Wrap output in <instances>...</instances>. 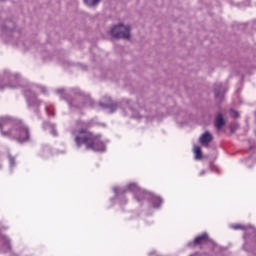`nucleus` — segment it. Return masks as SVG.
<instances>
[{
	"instance_id": "obj_1",
	"label": "nucleus",
	"mask_w": 256,
	"mask_h": 256,
	"mask_svg": "<svg viewBox=\"0 0 256 256\" xmlns=\"http://www.w3.org/2000/svg\"><path fill=\"white\" fill-rule=\"evenodd\" d=\"M13 126V120L10 118H1L0 119V130L2 134L6 137H10L17 143H27V141H31V132L29 131V127L25 125L23 122L16 123L13 129L7 131L9 127Z\"/></svg>"
},
{
	"instance_id": "obj_2",
	"label": "nucleus",
	"mask_w": 256,
	"mask_h": 256,
	"mask_svg": "<svg viewBox=\"0 0 256 256\" xmlns=\"http://www.w3.org/2000/svg\"><path fill=\"white\" fill-rule=\"evenodd\" d=\"M74 141L77 147L86 145V149H91L92 151H105V142L101 139V135L94 134L87 129H80L75 132Z\"/></svg>"
},
{
	"instance_id": "obj_3",
	"label": "nucleus",
	"mask_w": 256,
	"mask_h": 256,
	"mask_svg": "<svg viewBox=\"0 0 256 256\" xmlns=\"http://www.w3.org/2000/svg\"><path fill=\"white\" fill-rule=\"evenodd\" d=\"M110 35L115 39H129L131 37V27L124 26L123 24L114 26L110 30Z\"/></svg>"
},
{
	"instance_id": "obj_4",
	"label": "nucleus",
	"mask_w": 256,
	"mask_h": 256,
	"mask_svg": "<svg viewBox=\"0 0 256 256\" xmlns=\"http://www.w3.org/2000/svg\"><path fill=\"white\" fill-rule=\"evenodd\" d=\"M214 125L218 130L223 129L225 125V118H223V114L219 113L217 115Z\"/></svg>"
},
{
	"instance_id": "obj_5",
	"label": "nucleus",
	"mask_w": 256,
	"mask_h": 256,
	"mask_svg": "<svg viewBox=\"0 0 256 256\" xmlns=\"http://www.w3.org/2000/svg\"><path fill=\"white\" fill-rule=\"evenodd\" d=\"M209 241V236L204 233L200 236H197L195 239H194V245H203L204 243H207Z\"/></svg>"
},
{
	"instance_id": "obj_6",
	"label": "nucleus",
	"mask_w": 256,
	"mask_h": 256,
	"mask_svg": "<svg viewBox=\"0 0 256 256\" xmlns=\"http://www.w3.org/2000/svg\"><path fill=\"white\" fill-rule=\"evenodd\" d=\"M211 141H213V136L209 132H205L200 137V143L202 145H207L208 143H211Z\"/></svg>"
},
{
	"instance_id": "obj_7",
	"label": "nucleus",
	"mask_w": 256,
	"mask_h": 256,
	"mask_svg": "<svg viewBox=\"0 0 256 256\" xmlns=\"http://www.w3.org/2000/svg\"><path fill=\"white\" fill-rule=\"evenodd\" d=\"M194 155L196 159H203V152L201 151V147L194 146Z\"/></svg>"
},
{
	"instance_id": "obj_8",
	"label": "nucleus",
	"mask_w": 256,
	"mask_h": 256,
	"mask_svg": "<svg viewBox=\"0 0 256 256\" xmlns=\"http://www.w3.org/2000/svg\"><path fill=\"white\" fill-rule=\"evenodd\" d=\"M99 1L101 0H84V3H86V5H88L89 7H95V5L99 3Z\"/></svg>"
},
{
	"instance_id": "obj_9",
	"label": "nucleus",
	"mask_w": 256,
	"mask_h": 256,
	"mask_svg": "<svg viewBox=\"0 0 256 256\" xmlns=\"http://www.w3.org/2000/svg\"><path fill=\"white\" fill-rule=\"evenodd\" d=\"M136 199H137V201H143L145 199V192L138 191L136 193Z\"/></svg>"
},
{
	"instance_id": "obj_10",
	"label": "nucleus",
	"mask_w": 256,
	"mask_h": 256,
	"mask_svg": "<svg viewBox=\"0 0 256 256\" xmlns=\"http://www.w3.org/2000/svg\"><path fill=\"white\" fill-rule=\"evenodd\" d=\"M230 116L233 117L234 119H237V117H239V112H237L235 110H231Z\"/></svg>"
},
{
	"instance_id": "obj_11",
	"label": "nucleus",
	"mask_w": 256,
	"mask_h": 256,
	"mask_svg": "<svg viewBox=\"0 0 256 256\" xmlns=\"http://www.w3.org/2000/svg\"><path fill=\"white\" fill-rule=\"evenodd\" d=\"M232 229H235L237 231L238 229H243V226H241L240 224H234L232 225Z\"/></svg>"
},
{
	"instance_id": "obj_12",
	"label": "nucleus",
	"mask_w": 256,
	"mask_h": 256,
	"mask_svg": "<svg viewBox=\"0 0 256 256\" xmlns=\"http://www.w3.org/2000/svg\"><path fill=\"white\" fill-rule=\"evenodd\" d=\"M205 173V171L201 172L200 175H203Z\"/></svg>"
}]
</instances>
